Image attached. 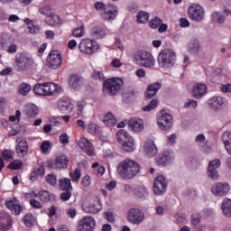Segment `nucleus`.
Segmentation results:
<instances>
[{"instance_id":"nucleus-61","label":"nucleus","mask_w":231,"mask_h":231,"mask_svg":"<svg viewBox=\"0 0 231 231\" xmlns=\"http://www.w3.org/2000/svg\"><path fill=\"white\" fill-rule=\"evenodd\" d=\"M186 109H196L198 107V101L194 99H189L184 103Z\"/></svg>"},{"instance_id":"nucleus-16","label":"nucleus","mask_w":231,"mask_h":231,"mask_svg":"<svg viewBox=\"0 0 231 231\" xmlns=\"http://www.w3.org/2000/svg\"><path fill=\"white\" fill-rule=\"evenodd\" d=\"M47 64L52 69H58L62 65V54L59 51H52L47 57Z\"/></svg>"},{"instance_id":"nucleus-34","label":"nucleus","mask_w":231,"mask_h":231,"mask_svg":"<svg viewBox=\"0 0 231 231\" xmlns=\"http://www.w3.org/2000/svg\"><path fill=\"white\" fill-rule=\"evenodd\" d=\"M102 122L103 124H105V125H107L108 127H113L114 125H116V122H118V120L116 119L115 115H113V113L107 112L103 116Z\"/></svg>"},{"instance_id":"nucleus-29","label":"nucleus","mask_w":231,"mask_h":231,"mask_svg":"<svg viewBox=\"0 0 231 231\" xmlns=\"http://www.w3.org/2000/svg\"><path fill=\"white\" fill-rule=\"evenodd\" d=\"M49 167H51V169H66L68 167V157L60 155Z\"/></svg>"},{"instance_id":"nucleus-14","label":"nucleus","mask_w":231,"mask_h":231,"mask_svg":"<svg viewBox=\"0 0 231 231\" xmlns=\"http://www.w3.org/2000/svg\"><path fill=\"white\" fill-rule=\"evenodd\" d=\"M208 106L212 111L219 113L226 106V98L221 96H213L208 99Z\"/></svg>"},{"instance_id":"nucleus-1","label":"nucleus","mask_w":231,"mask_h":231,"mask_svg":"<svg viewBox=\"0 0 231 231\" xmlns=\"http://www.w3.org/2000/svg\"><path fill=\"white\" fill-rule=\"evenodd\" d=\"M141 170L140 163L131 158L125 159L117 164V172L123 180L136 178L140 174Z\"/></svg>"},{"instance_id":"nucleus-44","label":"nucleus","mask_w":231,"mask_h":231,"mask_svg":"<svg viewBox=\"0 0 231 231\" xmlns=\"http://www.w3.org/2000/svg\"><path fill=\"white\" fill-rule=\"evenodd\" d=\"M60 189H61V190H67L68 192L73 190V186H71V180L68 178L60 180Z\"/></svg>"},{"instance_id":"nucleus-42","label":"nucleus","mask_w":231,"mask_h":231,"mask_svg":"<svg viewBox=\"0 0 231 231\" xmlns=\"http://www.w3.org/2000/svg\"><path fill=\"white\" fill-rule=\"evenodd\" d=\"M14 36H12V34L8 32H4L1 33L0 36V44L2 46H6V44H10V42H12V41Z\"/></svg>"},{"instance_id":"nucleus-63","label":"nucleus","mask_w":231,"mask_h":231,"mask_svg":"<svg viewBox=\"0 0 231 231\" xmlns=\"http://www.w3.org/2000/svg\"><path fill=\"white\" fill-rule=\"evenodd\" d=\"M221 141L224 145H227L228 143H231V133L224 132L221 136Z\"/></svg>"},{"instance_id":"nucleus-35","label":"nucleus","mask_w":231,"mask_h":231,"mask_svg":"<svg viewBox=\"0 0 231 231\" xmlns=\"http://www.w3.org/2000/svg\"><path fill=\"white\" fill-rule=\"evenodd\" d=\"M23 23H25V24H27L29 32L32 33V35H35V34L41 32V26L35 24L33 23V20H31L30 18H25L23 20Z\"/></svg>"},{"instance_id":"nucleus-26","label":"nucleus","mask_w":231,"mask_h":231,"mask_svg":"<svg viewBox=\"0 0 231 231\" xmlns=\"http://www.w3.org/2000/svg\"><path fill=\"white\" fill-rule=\"evenodd\" d=\"M17 145H16V152L19 156H26L28 153V141L26 139L18 138L16 140Z\"/></svg>"},{"instance_id":"nucleus-41","label":"nucleus","mask_w":231,"mask_h":231,"mask_svg":"<svg viewBox=\"0 0 231 231\" xmlns=\"http://www.w3.org/2000/svg\"><path fill=\"white\" fill-rule=\"evenodd\" d=\"M60 91V87L58 84L48 82L47 83V97L55 95Z\"/></svg>"},{"instance_id":"nucleus-7","label":"nucleus","mask_w":231,"mask_h":231,"mask_svg":"<svg viewBox=\"0 0 231 231\" xmlns=\"http://www.w3.org/2000/svg\"><path fill=\"white\" fill-rule=\"evenodd\" d=\"M78 48L79 51L85 55H94V53H97V51L100 50V45L97 42L86 38L81 40Z\"/></svg>"},{"instance_id":"nucleus-58","label":"nucleus","mask_w":231,"mask_h":231,"mask_svg":"<svg viewBox=\"0 0 231 231\" xmlns=\"http://www.w3.org/2000/svg\"><path fill=\"white\" fill-rule=\"evenodd\" d=\"M87 131L89 134H97V133H98V125L94 122H90L87 126Z\"/></svg>"},{"instance_id":"nucleus-25","label":"nucleus","mask_w":231,"mask_h":231,"mask_svg":"<svg viewBox=\"0 0 231 231\" xmlns=\"http://www.w3.org/2000/svg\"><path fill=\"white\" fill-rule=\"evenodd\" d=\"M93 200L94 203L88 206L87 212H88V214H98V212L102 210V202L100 201V197L95 196Z\"/></svg>"},{"instance_id":"nucleus-64","label":"nucleus","mask_w":231,"mask_h":231,"mask_svg":"<svg viewBox=\"0 0 231 231\" xmlns=\"http://www.w3.org/2000/svg\"><path fill=\"white\" fill-rule=\"evenodd\" d=\"M2 156L6 162H10L11 160H14V152L10 150H5L2 152Z\"/></svg>"},{"instance_id":"nucleus-36","label":"nucleus","mask_w":231,"mask_h":231,"mask_svg":"<svg viewBox=\"0 0 231 231\" xmlns=\"http://www.w3.org/2000/svg\"><path fill=\"white\" fill-rule=\"evenodd\" d=\"M33 91L35 95H39L41 97H48V83H38L34 86Z\"/></svg>"},{"instance_id":"nucleus-6","label":"nucleus","mask_w":231,"mask_h":231,"mask_svg":"<svg viewBox=\"0 0 231 231\" xmlns=\"http://www.w3.org/2000/svg\"><path fill=\"white\" fill-rule=\"evenodd\" d=\"M35 64L33 58L27 53H18L14 60V68L17 71H28Z\"/></svg>"},{"instance_id":"nucleus-30","label":"nucleus","mask_w":231,"mask_h":231,"mask_svg":"<svg viewBox=\"0 0 231 231\" xmlns=\"http://www.w3.org/2000/svg\"><path fill=\"white\" fill-rule=\"evenodd\" d=\"M24 113L29 118H35L39 115V106L33 103H28L25 105Z\"/></svg>"},{"instance_id":"nucleus-15","label":"nucleus","mask_w":231,"mask_h":231,"mask_svg":"<svg viewBox=\"0 0 231 231\" xmlns=\"http://www.w3.org/2000/svg\"><path fill=\"white\" fill-rule=\"evenodd\" d=\"M97 226V220L91 216H86L79 220L77 231H93Z\"/></svg>"},{"instance_id":"nucleus-28","label":"nucleus","mask_w":231,"mask_h":231,"mask_svg":"<svg viewBox=\"0 0 231 231\" xmlns=\"http://www.w3.org/2000/svg\"><path fill=\"white\" fill-rule=\"evenodd\" d=\"M6 207L15 216H18V214H21V212H23V207H21V204H19V200H17V199L8 200L6 202Z\"/></svg>"},{"instance_id":"nucleus-17","label":"nucleus","mask_w":231,"mask_h":231,"mask_svg":"<svg viewBox=\"0 0 231 231\" xmlns=\"http://www.w3.org/2000/svg\"><path fill=\"white\" fill-rule=\"evenodd\" d=\"M103 21H115L118 17V6L115 4H106V7L101 13Z\"/></svg>"},{"instance_id":"nucleus-19","label":"nucleus","mask_w":231,"mask_h":231,"mask_svg":"<svg viewBox=\"0 0 231 231\" xmlns=\"http://www.w3.org/2000/svg\"><path fill=\"white\" fill-rule=\"evenodd\" d=\"M143 151L147 158H152L155 154H158V147L154 141L151 139L144 141L143 144Z\"/></svg>"},{"instance_id":"nucleus-9","label":"nucleus","mask_w":231,"mask_h":231,"mask_svg":"<svg viewBox=\"0 0 231 231\" xmlns=\"http://www.w3.org/2000/svg\"><path fill=\"white\" fill-rule=\"evenodd\" d=\"M186 50L190 55H194V57H205V51L203 50V45H201V41L198 38H191L187 45Z\"/></svg>"},{"instance_id":"nucleus-56","label":"nucleus","mask_w":231,"mask_h":231,"mask_svg":"<svg viewBox=\"0 0 231 231\" xmlns=\"http://www.w3.org/2000/svg\"><path fill=\"white\" fill-rule=\"evenodd\" d=\"M158 107V100L152 99L150 104L144 106L143 107V111L149 113V111H152V109H156Z\"/></svg>"},{"instance_id":"nucleus-23","label":"nucleus","mask_w":231,"mask_h":231,"mask_svg":"<svg viewBox=\"0 0 231 231\" xmlns=\"http://www.w3.org/2000/svg\"><path fill=\"white\" fill-rule=\"evenodd\" d=\"M12 228V217L6 213H0V231H6Z\"/></svg>"},{"instance_id":"nucleus-59","label":"nucleus","mask_w":231,"mask_h":231,"mask_svg":"<svg viewBox=\"0 0 231 231\" xmlns=\"http://www.w3.org/2000/svg\"><path fill=\"white\" fill-rule=\"evenodd\" d=\"M207 174L208 177L214 181L219 180V171H217V170H208Z\"/></svg>"},{"instance_id":"nucleus-11","label":"nucleus","mask_w":231,"mask_h":231,"mask_svg":"<svg viewBox=\"0 0 231 231\" xmlns=\"http://www.w3.org/2000/svg\"><path fill=\"white\" fill-rule=\"evenodd\" d=\"M167 177L163 175H158L154 178L152 185V192L155 196H163L167 192Z\"/></svg>"},{"instance_id":"nucleus-2","label":"nucleus","mask_w":231,"mask_h":231,"mask_svg":"<svg viewBox=\"0 0 231 231\" xmlns=\"http://www.w3.org/2000/svg\"><path fill=\"white\" fill-rule=\"evenodd\" d=\"M161 69H171L176 64V51L171 48L162 50L157 56Z\"/></svg>"},{"instance_id":"nucleus-13","label":"nucleus","mask_w":231,"mask_h":231,"mask_svg":"<svg viewBox=\"0 0 231 231\" xmlns=\"http://www.w3.org/2000/svg\"><path fill=\"white\" fill-rule=\"evenodd\" d=\"M126 218L131 225H142L145 220V214L141 209L133 208L127 211Z\"/></svg>"},{"instance_id":"nucleus-33","label":"nucleus","mask_w":231,"mask_h":231,"mask_svg":"<svg viewBox=\"0 0 231 231\" xmlns=\"http://www.w3.org/2000/svg\"><path fill=\"white\" fill-rule=\"evenodd\" d=\"M134 194L139 199H145L149 196V189L144 185H139L134 188Z\"/></svg>"},{"instance_id":"nucleus-47","label":"nucleus","mask_w":231,"mask_h":231,"mask_svg":"<svg viewBox=\"0 0 231 231\" xmlns=\"http://www.w3.org/2000/svg\"><path fill=\"white\" fill-rule=\"evenodd\" d=\"M136 21L137 23H141V24H145V23L149 21V13L145 11L138 12L136 15Z\"/></svg>"},{"instance_id":"nucleus-39","label":"nucleus","mask_w":231,"mask_h":231,"mask_svg":"<svg viewBox=\"0 0 231 231\" xmlns=\"http://www.w3.org/2000/svg\"><path fill=\"white\" fill-rule=\"evenodd\" d=\"M91 35L94 39H104L106 37V30H104V27L96 26L92 29Z\"/></svg>"},{"instance_id":"nucleus-38","label":"nucleus","mask_w":231,"mask_h":231,"mask_svg":"<svg viewBox=\"0 0 231 231\" xmlns=\"http://www.w3.org/2000/svg\"><path fill=\"white\" fill-rule=\"evenodd\" d=\"M44 166H39L34 168L33 171L31 173L30 180L31 181H37V179L42 178L44 176Z\"/></svg>"},{"instance_id":"nucleus-50","label":"nucleus","mask_w":231,"mask_h":231,"mask_svg":"<svg viewBox=\"0 0 231 231\" xmlns=\"http://www.w3.org/2000/svg\"><path fill=\"white\" fill-rule=\"evenodd\" d=\"M212 17L213 21L218 24H223L225 21H226V17H225V15L219 12L213 13Z\"/></svg>"},{"instance_id":"nucleus-40","label":"nucleus","mask_w":231,"mask_h":231,"mask_svg":"<svg viewBox=\"0 0 231 231\" xmlns=\"http://www.w3.org/2000/svg\"><path fill=\"white\" fill-rule=\"evenodd\" d=\"M38 197L40 199V201H42V203H48L51 199H53V195L50 193V191L46 189H42L38 192Z\"/></svg>"},{"instance_id":"nucleus-12","label":"nucleus","mask_w":231,"mask_h":231,"mask_svg":"<svg viewBox=\"0 0 231 231\" xmlns=\"http://www.w3.org/2000/svg\"><path fill=\"white\" fill-rule=\"evenodd\" d=\"M210 191L216 198H225L230 194V184L228 182H216L211 186Z\"/></svg>"},{"instance_id":"nucleus-18","label":"nucleus","mask_w":231,"mask_h":231,"mask_svg":"<svg viewBox=\"0 0 231 231\" xmlns=\"http://www.w3.org/2000/svg\"><path fill=\"white\" fill-rule=\"evenodd\" d=\"M174 152L172 150H166L159 155L156 163L162 167H167V165L174 163Z\"/></svg>"},{"instance_id":"nucleus-3","label":"nucleus","mask_w":231,"mask_h":231,"mask_svg":"<svg viewBox=\"0 0 231 231\" xmlns=\"http://www.w3.org/2000/svg\"><path fill=\"white\" fill-rule=\"evenodd\" d=\"M134 62L137 66L152 69L156 66V59L150 51L140 50L134 54Z\"/></svg>"},{"instance_id":"nucleus-37","label":"nucleus","mask_w":231,"mask_h":231,"mask_svg":"<svg viewBox=\"0 0 231 231\" xmlns=\"http://www.w3.org/2000/svg\"><path fill=\"white\" fill-rule=\"evenodd\" d=\"M222 212L226 217H231V199L224 198L222 200Z\"/></svg>"},{"instance_id":"nucleus-45","label":"nucleus","mask_w":231,"mask_h":231,"mask_svg":"<svg viewBox=\"0 0 231 231\" xmlns=\"http://www.w3.org/2000/svg\"><path fill=\"white\" fill-rule=\"evenodd\" d=\"M48 24H50V26H60V24H62V19H60V15L51 13V15L48 16Z\"/></svg>"},{"instance_id":"nucleus-8","label":"nucleus","mask_w":231,"mask_h":231,"mask_svg":"<svg viewBox=\"0 0 231 231\" xmlns=\"http://www.w3.org/2000/svg\"><path fill=\"white\" fill-rule=\"evenodd\" d=\"M157 125L161 131H169L172 127V115L162 109L157 115Z\"/></svg>"},{"instance_id":"nucleus-32","label":"nucleus","mask_w":231,"mask_h":231,"mask_svg":"<svg viewBox=\"0 0 231 231\" xmlns=\"http://www.w3.org/2000/svg\"><path fill=\"white\" fill-rule=\"evenodd\" d=\"M160 89H162V83L156 82L151 84L145 92V98H152Z\"/></svg>"},{"instance_id":"nucleus-57","label":"nucleus","mask_w":231,"mask_h":231,"mask_svg":"<svg viewBox=\"0 0 231 231\" xmlns=\"http://www.w3.org/2000/svg\"><path fill=\"white\" fill-rule=\"evenodd\" d=\"M190 223L193 226H198L201 223V214L193 213L190 217Z\"/></svg>"},{"instance_id":"nucleus-54","label":"nucleus","mask_w":231,"mask_h":231,"mask_svg":"<svg viewBox=\"0 0 231 231\" xmlns=\"http://www.w3.org/2000/svg\"><path fill=\"white\" fill-rule=\"evenodd\" d=\"M49 149H51V142L43 141L40 145V151L42 154H48Z\"/></svg>"},{"instance_id":"nucleus-24","label":"nucleus","mask_w":231,"mask_h":231,"mask_svg":"<svg viewBox=\"0 0 231 231\" xmlns=\"http://www.w3.org/2000/svg\"><path fill=\"white\" fill-rule=\"evenodd\" d=\"M58 106L60 111L65 115H69V113H72L73 111V104H71L69 99L61 98L59 101Z\"/></svg>"},{"instance_id":"nucleus-46","label":"nucleus","mask_w":231,"mask_h":231,"mask_svg":"<svg viewBox=\"0 0 231 231\" xmlns=\"http://www.w3.org/2000/svg\"><path fill=\"white\" fill-rule=\"evenodd\" d=\"M32 91V85L28 83H22L18 88V93L26 97Z\"/></svg>"},{"instance_id":"nucleus-22","label":"nucleus","mask_w":231,"mask_h":231,"mask_svg":"<svg viewBox=\"0 0 231 231\" xmlns=\"http://www.w3.org/2000/svg\"><path fill=\"white\" fill-rule=\"evenodd\" d=\"M208 91V88H207V85L202 83H198L193 86L192 88V95L194 98H203L207 95V92Z\"/></svg>"},{"instance_id":"nucleus-55","label":"nucleus","mask_w":231,"mask_h":231,"mask_svg":"<svg viewBox=\"0 0 231 231\" xmlns=\"http://www.w3.org/2000/svg\"><path fill=\"white\" fill-rule=\"evenodd\" d=\"M163 23V20H162L160 17L156 16L153 19H152L149 22V26L152 28V30H156V28H159L160 24Z\"/></svg>"},{"instance_id":"nucleus-51","label":"nucleus","mask_w":231,"mask_h":231,"mask_svg":"<svg viewBox=\"0 0 231 231\" xmlns=\"http://www.w3.org/2000/svg\"><path fill=\"white\" fill-rule=\"evenodd\" d=\"M86 106H88V104L84 100L77 102L76 111H77V116H82V115L84 113V108L86 107Z\"/></svg>"},{"instance_id":"nucleus-31","label":"nucleus","mask_w":231,"mask_h":231,"mask_svg":"<svg viewBox=\"0 0 231 231\" xmlns=\"http://www.w3.org/2000/svg\"><path fill=\"white\" fill-rule=\"evenodd\" d=\"M69 86L71 89H80L84 86V79L77 75H72L69 78Z\"/></svg>"},{"instance_id":"nucleus-20","label":"nucleus","mask_w":231,"mask_h":231,"mask_svg":"<svg viewBox=\"0 0 231 231\" xmlns=\"http://www.w3.org/2000/svg\"><path fill=\"white\" fill-rule=\"evenodd\" d=\"M78 145L88 156H93L95 154V147H93V143L89 142V139L81 137L78 142Z\"/></svg>"},{"instance_id":"nucleus-10","label":"nucleus","mask_w":231,"mask_h":231,"mask_svg":"<svg viewBox=\"0 0 231 231\" xmlns=\"http://www.w3.org/2000/svg\"><path fill=\"white\" fill-rule=\"evenodd\" d=\"M188 16L195 23H201L205 19V9L198 4H193L188 8Z\"/></svg>"},{"instance_id":"nucleus-27","label":"nucleus","mask_w":231,"mask_h":231,"mask_svg":"<svg viewBox=\"0 0 231 231\" xmlns=\"http://www.w3.org/2000/svg\"><path fill=\"white\" fill-rule=\"evenodd\" d=\"M195 143L201 147L203 152H210L212 151V148L207 144V137L203 134H199L196 136Z\"/></svg>"},{"instance_id":"nucleus-4","label":"nucleus","mask_w":231,"mask_h":231,"mask_svg":"<svg viewBox=\"0 0 231 231\" xmlns=\"http://www.w3.org/2000/svg\"><path fill=\"white\" fill-rule=\"evenodd\" d=\"M116 140L125 152H134L136 151V141L134 137L129 134L125 129L118 130L116 133Z\"/></svg>"},{"instance_id":"nucleus-49","label":"nucleus","mask_w":231,"mask_h":231,"mask_svg":"<svg viewBox=\"0 0 231 231\" xmlns=\"http://www.w3.org/2000/svg\"><path fill=\"white\" fill-rule=\"evenodd\" d=\"M92 169H94V173L96 176H103L104 172H106V168L100 165L98 162H94L92 164Z\"/></svg>"},{"instance_id":"nucleus-5","label":"nucleus","mask_w":231,"mask_h":231,"mask_svg":"<svg viewBox=\"0 0 231 231\" xmlns=\"http://www.w3.org/2000/svg\"><path fill=\"white\" fill-rule=\"evenodd\" d=\"M122 86H124V79L122 78L106 79L103 84V93L115 96L122 89Z\"/></svg>"},{"instance_id":"nucleus-60","label":"nucleus","mask_w":231,"mask_h":231,"mask_svg":"<svg viewBox=\"0 0 231 231\" xmlns=\"http://www.w3.org/2000/svg\"><path fill=\"white\" fill-rule=\"evenodd\" d=\"M46 182L49 185H51L52 187H55V185H57V176L53 173L48 174L45 177Z\"/></svg>"},{"instance_id":"nucleus-53","label":"nucleus","mask_w":231,"mask_h":231,"mask_svg":"<svg viewBox=\"0 0 231 231\" xmlns=\"http://www.w3.org/2000/svg\"><path fill=\"white\" fill-rule=\"evenodd\" d=\"M221 167V161L219 159H214L209 162L208 170L210 171H217Z\"/></svg>"},{"instance_id":"nucleus-48","label":"nucleus","mask_w":231,"mask_h":231,"mask_svg":"<svg viewBox=\"0 0 231 231\" xmlns=\"http://www.w3.org/2000/svg\"><path fill=\"white\" fill-rule=\"evenodd\" d=\"M72 35L76 39H80V37H84V35H86V27L84 25H80L79 27H76L72 31Z\"/></svg>"},{"instance_id":"nucleus-52","label":"nucleus","mask_w":231,"mask_h":231,"mask_svg":"<svg viewBox=\"0 0 231 231\" xmlns=\"http://www.w3.org/2000/svg\"><path fill=\"white\" fill-rule=\"evenodd\" d=\"M23 221H24V224L26 225V226H33V225H35V222L37 221V219L35 218V217H33L32 214H27L23 217Z\"/></svg>"},{"instance_id":"nucleus-21","label":"nucleus","mask_w":231,"mask_h":231,"mask_svg":"<svg viewBox=\"0 0 231 231\" xmlns=\"http://www.w3.org/2000/svg\"><path fill=\"white\" fill-rule=\"evenodd\" d=\"M128 129L132 133H142L144 129L143 120L138 117L129 119Z\"/></svg>"},{"instance_id":"nucleus-43","label":"nucleus","mask_w":231,"mask_h":231,"mask_svg":"<svg viewBox=\"0 0 231 231\" xmlns=\"http://www.w3.org/2000/svg\"><path fill=\"white\" fill-rule=\"evenodd\" d=\"M39 14H42V15H45L46 17H51V14H53V11L51 10V5H42L38 8Z\"/></svg>"},{"instance_id":"nucleus-62","label":"nucleus","mask_w":231,"mask_h":231,"mask_svg":"<svg viewBox=\"0 0 231 231\" xmlns=\"http://www.w3.org/2000/svg\"><path fill=\"white\" fill-rule=\"evenodd\" d=\"M69 176L72 181H79L82 172L80 171V169H76L74 172L69 173Z\"/></svg>"}]
</instances>
